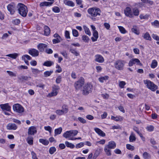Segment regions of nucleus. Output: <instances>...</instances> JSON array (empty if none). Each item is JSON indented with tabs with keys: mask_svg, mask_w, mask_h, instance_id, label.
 Here are the masks:
<instances>
[{
	"mask_svg": "<svg viewBox=\"0 0 159 159\" xmlns=\"http://www.w3.org/2000/svg\"><path fill=\"white\" fill-rule=\"evenodd\" d=\"M18 8L19 13L22 16L25 17L28 12L27 7L23 4L19 3L18 4Z\"/></svg>",
	"mask_w": 159,
	"mask_h": 159,
	"instance_id": "1",
	"label": "nucleus"
},
{
	"mask_svg": "<svg viewBox=\"0 0 159 159\" xmlns=\"http://www.w3.org/2000/svg\"><path fill=\"white\" fill-rule=\"evenodd\" d=\"M88 12L92 17H96L100 15L101 11L99 8L95 7L89 8Z\"/></svg>",
	"mask_w": 159,
	"mask_h": 159,
	"instance_id": "2",
	"label": "nucleus"
},
{
	"mask_svg": "<svg viewBox=\"0 0 159 159\" xmlns=\"http://www.w3.org/2000/svg\"><path fill=\"white\" fill-rule=\"evenodd\" d=\"M93 85L90 83L85 84L83 86L82 93L83 95H86L91 92L93 90Z\"/></svg>",
	"mask_w": 159,
	"mask_h": 159,
	"instance_id": "3",
	"label": "nucleus"
},
{
	"mask_svg": "<svg viewBox=\"0 0 159 159\" xmlns=\"http://www.w3.org/2000/svg\"><path fill=\"white\" fill-rule=\"evenodd\" d=\"M144 83L146 84L147 87L148 89L152 91H155L157 89V86L149 80H144Z\"/></svg>",
	"mask_w": 159,
	"mask_h": 159,
	"instance_id": "4",
	"label": "nucleus"
},
{
	"mask_svg": "<svg viewBox=\"0 0 159 159\" xmlns=\"http://www.w3.org/2000/svg\"><path fill=\"white\" fill-rule=\"evenodd\" d=\"M84 84V79L82 77H81L79 80L74 83V86L76 90L80 89Z\"/></svg>",
	"mask_w": 159,
	"mask_h": 159,
	"instance_id": "5",
	"label": "nucleus"
},
{
	"mask_svg": "<svg viewBox=\"0 0 159 159\" xmlns=\"http://www.w3.org/2000/svg\"><path fill=\"white\" fill-rule=\"evenodd\" d=\"M125 63V62L123 60H117L114 64L115 67L119 70H123Z\"/></svg>",
	"mask_w": 159,
	"mask_h": 159,
	"instance_id": "6",
	"label": "nucleus"
},
{
	"mask_svg": "<svg viewBox=\"0 0 159 159\" xmlns=\"http://www.w3.org/2000/svg\"><path fill=\"white\" fill-rule=\"evenodd\" d=\"M13 108L14 111L19 113H22L24 111L23 107L18 103L14 104L13 105Z\"/></svg>",
	"mask_w": 159,
	"mask_h": 159,
	"instance_id": "7",
	"label": "nucleus"
},
{
	"mask_svg": "<svg viewBox=\"0 0 159 159\" xmlns=\"http://www.w3.org/2000/svg\"><path fill=\"white\" fill-rule=\"evenodd\" d=\"M52 91L48 94V96L51 97L53 96H56L58 94L59 87L57 85H54L52 87Z\"/></svg>",
	"mask_w": 159,
	"mask_h": 159,
	"instance_id": "8",
	"label": "nucleus"
},
{
	"mask_svg": "<svg viewBox=\"0 0 159 159\" xmlns=\"http://www.w3.org/2000/svg\"><path fill=\"white\" fill-rule=\"evenodd\" d=\"M7 9L10 14H13L15 12L16 10V5L13 3H11L8 4L7 7Z\"/></svg>",
	"mask_w": 159,
	"mask_h": 159,
	"instance_id": "9",
	"label": "nucleus"
},
{
	"mask_svg": "<svg viewBox=\"0 0 159 159\" xmlns=\"http://www.w3.org/2000/svg\"><path fill=\"white\" fill-rule=\"evenodd\" d=\"M136 64V65H139L140 66L142 65V64L140 63L139 60L137 58H133L131 59L129 62V66H131L134 64Z\"/></svg>",
	"mask_w": 159,
	"mask_h": 159,
	"instance_id": "10",
	"label": "nucleus"
},
{
	"mask_svg": "<svg viewBox=\"0 0 159 159\" xmlns=\"http://www.w3.org/2000/svg\"><path fill=\"white\" fill-rule=\"evenodd\" d=\"M124 13L125 16L129 17H134V15L131 8L129 7H126L124 10Z\"/></svg>",
	"mask_w": 159,
	"mask_h": 159,
	"instance_id": "11",
	"label": "nucleus"
},
{
	"mask_svg": "<svg viewBox=\"0 0 159 159\" xmlns=\"http://www.w3.org/2000/svg\"><path fill=\"white\" fill-rule=\"evenodd\" d=\"M0 107L3 111H10L11 110V107L9 106V104L8 103L1 104Z\"/></svg>",
	"mask_w": 159,
	"mask_h": 159,
	"instance_id": "12",
	"label": "nucleus"
},
{
	"mask_svg": "<svg viewBox=\"0 0 159 159\" xmlns=\"http://www.w3.org/2000/svg\"><path fill=\"white\" fill-rule=\"evenodd\" d=\"M29 53L33 57H37L39 55V52L36 49L32 48L29 50Z\"/></svg>",
	"mask_w": 159,
	"mask_h": 159,
	"instance_id": "13",
	"label": "nucleus"
},
{
	"mask_svg": "<svg viewBox=\"0 0 159 159\" xmlns=\"http://www.w3.org/2000/svg\"><path fill=\"white\" fill-rule=\"evenodd\" d=\"M37 133L36 128L33 126L30 127L28 129V134L29 135H34Z\"/></svg>",
	"mask_w": 159,
	"mask_h": 159,
	"instance_id": "14",
	"label": "nucleus"
},
{
	"mask_svg": "<svg viewBox=\"0 0 159 159\" xmlns=\"http://www.w3.org/2000/svg\"><path fill=\"white\" fill-rule=\"evenodd\" d=\"M7 129L10 130H16L17 128V126L16 125L12 123H9L7 125Z\"/></svg>",
	"mask_w": 159,
	"mask_h": 159,
	"instance_id": "15",
	"label": "nucleus"
},
{
	"mask_svg": "<svg viewBox=\"0 0 159 159\" xmlns=\"http://www.w3.org/2000/svg\"><path fill=\"white\" fill-rule=\"evenodd\" d=\"M47 44L43 43H39L37 45V48L40 52H43L44 51V48H47Z\"/></svg>",
	"mask_w": 159,
	"mask_h": 159,
	"instance_id": "16",
	"label": "nucleus"
},
{
	"mask_svg": "<svg viewBox=\"0 0 159 159\" xmlns=\"http://www.w3.org/2000/svg\"><path fill=\"white\" fill-rule=\"evenodd\" d=\"M95 61L99 63H102L104 61V60L103 57L100 55H97L95 56Z\"/></svg>",
	"mask_w": 159,
	"mask_h": 159,
	"instance_id": "17",
	"label": "nucleus"
},
{
	"mask_svg": "<svg viewBox=\"0 0 159 159\" xmlns=\"http://www.w3.org/2000/svg\"><path fill=\"white\" fill-rule=\"evenodd\" d=\"M111 120L116 121H122L123 120V117L120 116H111Z\"/></svg>",
	"mask_w": 159,
	"mask_h": 159,
	"instance_id": "18",
	"label": "nucleus"
},
{
	"mask_svg": "<svg viewBox=\"0 0 159 159\" xmlns=\"http://www.w3.org/2000/svg\"><path fill=\"white\" fill-rule=\"evenodd\" d=\"M63 2L66 5L69 6L73 7L75 6V4L72 1L64 0Z\"/></svg>",
	"mask_w": 159,
	"mask_h": 159,
	"instance_id": "19",
	"label": "nucleus"
},
{
	"mask_svg": "<svg viewBox=\"0 0 159 159\" xmlns=\"http://www.w3.org/2000/svg\"><path fill=\"white\" fill-rule=\"evenodd\" d=\"M95 131L99 135L102 136H104L105 134L102 130L98 128H95L94 129Z\"/></svg>",
	"mask_w": 159,
	"mask_h": 159,
	"instance_id": "20",
	"label": "nucleus"
},
{
	"mask_svg": "<svg viewBox=\"0 0 159 159\" xmlns=\"http://www.w3.org/2000/svg\"><path fill=\"white\" fill-rule=\"evenodd\" d=\"M93 35L94 37H91V39L93 42H95L97 40L98 38V33L97 31H95L93 32Z\"/></svg>",
	"mask_w": 159,
	"mask_h": 159,
	"instance_id": "21",
	"label": "nucleus"
},
{
	"mask_svg": "<svg viewBox=\"0 0 159 159\" xmlns=\"http://www.w3.org/2000/svg\"><path fill=\"white\" fill-rule=\"evenodd\" d=\"M44 34L46 36L49 35L50 32V30L49 28L47 26H45L44 27Z\"/></svg>",
	"mask_w": 159,
	"mask_h": 159,
	"instance_id": "22",
	"label": "nucleus"
},
{
	"mask_svg": "<svg viewBox=\"0 0 159 159\" xmlns=\"http://www.w3.org/2000/svg\"><path fill=\"white\" fill-rule=\"evenodd\" d=\"M136 139V138L133 132H131L129 137V141L130 142H133L135 141Z\"/></svg>",
	"mask_w": 159,
	"mask_h": 159,
	"instance_id": "23",
	"label": "nucleus"
},
{
	"mask_svg": "<svg viewBox=\"0 0 159 159\" xmlns=\"http://www.w3.org/2000/svg\"><path fill=\"white\" fill-rule=\"evenodd\" d=\"M83 27L85 33L89 36H90L91 35V33L89 29L85 25H84Z\"/></svg>",
	"mask_w": 159,
	"mask_h": 159,
	"instance_id": "24",
	"label": "nucleus"
},
{
	"mask_svg": "<svg viewBox=\"0 0 159 159\" xmlns=\"http://www.w3.org/2000/svg\"><path fill=\"white\" fill-rule=\"evenodd\" d=\"M19 56V54L17 53H14L13 54H10L7 55L6 56L9 57L12 59H15Z\"/></svg>",
	"mask_w": 159,
	"mask_h": 159,
	"instance_id": "25",
	"label": "nucleus"
},
{
	"mask_svg": "<svg viewBox=\"0 0 159 159\" xmlns=\"http://www.w3.org/2000/svg\"><path fill=\"white\" fill-rule=\"evenodd\" d=\"M28 143L30 145H32L33 142V138L31 136H29L26 139Z\"/></svg>",
	"mask_w": 159,
	"mask_h": 159,
	"instance_id": "26",
	"label": "nucleus"
},
{
	"mask_svg": "<svg viewBox=\"0 0 159 159\" xmlns=\"http://www.w3.org/2000/svg\"><path fill=\"white\" fill-rule=\"evenodd\" d=\"M63 136L66 138H69L71 136L70 130L66 131L63 134Z\"/></svg>",
	"mask_w": 159,
	"mask_h": 159,
	"instance_id": "27",
	"label": "nucleus"
},
{
	"mask_svg": "<svg viewBox=\"0 0 159 159\" xmlns=\"http://www.w3.org/2000/svg\"><path fill=\"white\" fill-rule=\"evenodd\" d=\"M18 78L19 80H21L22 81H24L28 80L29 79V78H30V77H29L27 76L22 75L18 77Z\"/></svg>",
	"mask_w": 159,
	"mask_h": 159,
	"instance_id": "28",
	"label": "nucleus"
},
{
	"mask_svg": "<svg viewBox=\"0 0 159 159\" xmlns=\"http://www.w3.org/2000/svg\"><path fill=\"white\" fill-rule=\"evenodd\" d=\"M62 131V128L60 127L58 128L55 129L54 131L55 134L54 136H56L57 135L60 134Z\"/></svg>",
	"mask_w": 159,
	"mask_h": 159,
	"instance_id": "29",
	"label": "nucleus"
},
{
	"mask_svg": "<svg viewBox=\"0 0 159 159\" xmlns=\"http://www.w3.org/2000/svg\"><path fill=\"white\" fill-rule=\"evenodd\" d=\"M109 79V76H105L103 77H99L98 78V80L101 83L104 82V80L106 81L108 80Z\"/></svg>",
	"mask_w": 159,
	"mask_h": 159,
	"instance_id": "30",
	"label": "nucleus"
},
{
	"mask_svg": "<svg viewBox=\"0 0 159 159\" xmlns=\"http://www.w3.org/2000/svg\"><path fill=\"white\" fill-rule=\"evenodd\" d=\"M62 112L63 114H66L67 113L68 111V108L67 107L66 105H63L62 106Z\"/></svg>",
	"mask_w": 159,
	"mask_h": 159,
	"instance_id": "31",
	"label": "nucleus"
},
{
	"mask_svg": "<svg viewBox=\"0 0 159 159\" xmlns=\"http://www.w3.org/2000/svg\"><path fill=\"white\" fill-rule=\"evenodd\" d=\"M143 37L144 39L147 40H151V37L148 32H146L143 35Z\"/></svg>",
	"mask_w": 159,
	"mask_h": 159,
	"instance_id": "32",
	"label": "nucleus"
},
{
	"mask_svg": "<svg viewBox=\"0 0 159 159\" xmlns=\"http://www.w3.org/2000/svg\"><path fill=\"white\" fill-rule=\"evenodd\" d=\"M132 31L137 34H139V31L138 30L137 27L135 26H133L132 29Z\"/></svg>",
	"mask_w": 159,
	"mask_h": 159,
	"instance_id": "33",
	"label": "nucleus"
},
{
	"mask_svg": "<svg viewBox=\"0 0 159 159\" xmlns=\"http://www.w3.org/2000/svg\"><path fill=\"white\" fill-rule=\"evenodd\" d=\"M133 12L134 16H137L139 14V10L136 8H134L133 9Z\"/></svg>",
	"mask_w": 159,
	"mask_h": 159,
	"instance_id": "34",
	"label": "nucleus"
},
{
	"mask_svg": "<svg viewBox=\"0 0 159 159\" xmlns=\"http://www.w3.org/2000/svg\"><path fill=\"white\" fill-rule=\"evenodd\" d=\"M104 150L106 154L108 156L109 155V142L108 145L105 146Z\"/></svg>",
	"mask_w": 159,
	"mask_h": 159,
	"instance_id": "35",
	"label": "nucleus"
},
{
	"mask_svg": "<svg viewBox=\"0 0 159 159\" xmlns=\"http://www.w3.org/2000/svg\"><path fill=\"white\" fill-rule=\"evenodd\" d=\"M65 144L67 147L70 148H73L75 147V146L74 144L71 143H69L67 141H66Z\"/></svg>",
	"mask_w": 159,
	"mask_h": 159,
	"instance_id": "36",
	"label": "nucleus"
},
{
	"mask_svg": "<svg viewBox=\"0 0 159 159\" xmlns=\"http://www.w3.org/2000/svg\"><path fill=\"white\" fill-rule=\"evenodd\" d=\"M70 51L75 56H78L79 55V53L76 51L75 49H74L72 48L71 47H70Z\"/></svg>",
	"mask_w": 159,
	"mask_h": 159,
	"instance_id": "37",
	"label": "nucleus"
},
{
	"mask_svg": "<svg viewBox=\"0 0 159 159\" xmlns=\"http://www.w3.org/2000/svg\"><path fill=\"white\" fill-rule=\"evenodd\" d=\"M39 141L40 143H42L44 145H47L49 143V141L46 139H39Z\"/></svg>",
	"mask_w": 159,
	"mask_h": 159,
	"instance_id": "38",
	"label": "nucleus"
},
{
	"mask_svg": "<svg viewBox=\"0 0 159 159\" xmlns=\"http://www.w3.org/2000/svg\"><path fill=\"white\" fill-rule=\"evenodd\" d=\"M157 65V61L155 60H153L151 65V67L152 68H155Z\"/></svg>",
	"mask_w": 159,
	"mask_h": 159,
	"instance_id": "39",
	"label": "nucleus"
},
{
	"mask_svg": "<svg viewBox=\"0 0 159 159\" xmlns=\"http://www.w3.org/2000/svg\"><path fill=\"white\" fill-rule=\"evenodd\" d=\"M53 64L52 61H45L43 64V65L47 66H50Z\"/></svg>",
	"mask_w": 159,
	"mask_h": 159,
	"instance_id": "40",
	"label": "nucleus"
},
{
	"mask_svg": "<svg viewBox=\"0 0 159 159\" xmlns=\"http://www.w3.org/2000/svg\"><path fill=\"white\" fill-rule=\"evenodd\" d=\"M31 69L33 73L36 75L39 74L40 72V70L37 69L31 68Z\"/></svg>",
	"mask_w": 159,
	"mask_h": 159,
	"instance_id": "41",
	"label": "nucleus"
},
{
	"mask_svg": "<svg viewBox=\"0 0 159 159\" xmlns=\"http://www.w3.org/2000/svg\"><path fill=\"white\" fill-rule=\"evenodd\" d=\"M22 59L23 60H30L31 59V57L28 55H25L22 56Z\"/></svg>",
	"mask_w": 159,
	"mask_h": 159,
	"instance_id": "42",
	"label": "nucleus"
},
{
	"mask_svg": "<svg viewBox=\"0 0 159 159\" xmlns=\"http://www.w3.org/2000/svg\"><path fill=\"white\" fill-rule=\"evenodd\" d=\"M53 71H46L44 73V75L45 77H47L50 76L53 73Z\"/></svg>",
	"mask_w": 159,
	"mask_h": 159,
	"instance_id": "43",
	"label": "nucleus"
},
{
	"mask_svg": "<svg viewBox=\"0 0 159 159\" xmlns=\"http://www.w3.org/2000/svg\"><path fill=\"white\" fill-rule=\"evenodd\" d=\"M143 156L144 159H149L150 158V156L149 154L146 152H144L143 153Z\"/></svg>",
	"mask_w": 159,
	"mask_h": 159,
	"instance_id": "44",
	"label": "nucleus"
},
{
	"mask_svg": "<svg viewBox=\"0 0 159 159\" xmlns=\"http://www.w3.org/2000/svg\"><path fill=\"white\" fill-rule=\"evenodd\" d=\"M52 11L55 13H59L60 10L59 8L58 7H54L52 9Z\"/></svg>",
	"mask_w": 159,
	"mask_h": 159,
	"instance_id": "45",
	"label": "nucleus"
},
{
	"mask_svg": "<svg viewBox=\"0 0 159 159\" xmlns=\"http://www.w3.org/2000/svg\"><path fill=\"white\" fill-rule=\"evenodd\" d=\"M62 40L61 38H56V39H53L52 40V42L54 44H55L61 42Z\"/></svg>",
	"mask_w": 159,
	"mask_h": 159,
	"instance_id": "46",
	"label": "nucleus"
},
{
	"mask_svg": "<svg viewBox=\"0 0 159 159\" xmlns=\"http://www.w3.org/2000/svg\"><path fill=\"white\" fill-rule=\"evenodd\" d=\"M151 24L152 26L158 27L159 26V22L157 20H156L154 22H152Z\"/></svg>",
	"mask_w": 159,
	"mask_h": 159,
	"instance_id": "47",
	"label": "nucleus"
},
{
	"mask_svg": "<svg viewBox=\"0 0 159 159\" xmlns=\"http://www.w3.org/2000/svg\"><path fill=\"white\" fill-rule=\"evenodd\" d=\"M56 149L55 147H51L49 149V152L51 154H53L56 152Z\"/></svg>",
	"mask_w": 159,
	"mask_h": 159,
	"instance_id": "48",
	"label": "nucleus"
},
{
	"mask_svg": "<svg viewBox=\"0 0 159 159\" xmlns=\"http://www.w3.org/2000/svg\"><path fill=\"white\" fill-rule=\"evenodd\" d=\"M126 147L128 149L131 151H133L134 149V147L130 144H127Z\"/></svg>",
	"mask_w": 159,
	"mask_h": 159,
	"instance_id": "49",
	"label": "nucleus"
},
{
	"mask_svg": "<svg viewBox=\"0 0 159 159\" xmlns=\"http://www.w3.org/2000/svg\"><path fill=\"white\" fill-rule=\"evenodd\" d=\"M118 28L120 31L123 34H125L126 33V31L124 27L121 26H118Z\"/></svg>",
	"mask_w": 159,
	"mask_h": 159,
	"instance_id": "50",
	"label": "nucleus"
},
{
	"mask_svg": "<svg viewBox=\"0 0 159 159\" xmlns=\"http://www.w3.org/2000/svg\"><path fill=\"white\" fill-rule=\"evenodd\" d=\"M116 147V143L114 141L110 142V149L114 148Z\"/></svg>",
	"mask_w": 159,
	"mask_h": 159,
	"instance_id": "51",
	"label": "nucleus"
},
{
	"mask_svg": "<svg viewBox=\"0 0 159 159\" xmlns=\"http://www.w3.org/2000/svg\"><path fill=\"white\" fill-rule=\"evenodd\" d=\"M44 129L48 131L50 134L51 133L52 128L50 126H44Z\"/></svg>",
	"mask_w": 159,
	"mask_h": 159,
	"instance_id": "52",
	"label": "nucleus"
},
{
	"mask_svg": "<svg viewBox=\"0 0 159 159\" xmlns=\"http://www.w3.org/2000/svg\"><path fill=\"white\" fill-rule=\"evenodd\" d=\"M82 39L86 42H88L89 40V38L88 36L86 35H83L82 36Z\"/></svg>",
	"mask_w": 159,
	"mask_h": 159,
	"instance_id": "53",
	"label": "nucleus"
},
{
	"mask_svg": "<svg viewBox=\"0 0 159 159\" xmlns=\"http://www.w3.org/2000/svg\"><path fill=\"white\" fill-rule=\"evenodd\" d=\"M7 72L8 74L11 77H16V74L13 73V72L9 71L7 70Z\"/></svg>",
	"mask_w": 159,
	"mask_h": 159,
	"instance_id": "54",
	"label": "nucleus"
},
{
	"mask_svg": "<svg viewBox=\"0 0 159 159\" xmlns=\"http://www.w3.org/2000/svg\"><path fill=\"white\" fill-rule=\"evenodd\" d=\"M71 136H74L76 135L78 133V131L76 130H70Z\"/></svg>",
	"mask_w": 159,
	"mask_h": 159,
	"instance_id": "55",
	"label": "nucleus"
},
{
	"mask_svg": "<svg viewBox=\"0 0 159 159\" xmlns=\"http://www.w3.org/2000/svg\"><path fill=\"white\" fill-rule=\"evenodd\" d=\"M125 84V82L123 81H120L119 83V87L121 88H124Z\"/></svg>",
	"mask_w": 159,
	"mask_h": 159,
	"instance_id": "56",
	"label": "nucleus"
},
{
	"mask_svg": "<svg viewBox=\"0 0 159 159\" xmlns=\"http://www.w3.org/2000/svg\"><path fill=\"white\" fill-rule=\"evenodd\" d=\"M72 34L75 37H77L78 36V32L76 30H73Z\"/></svg>",
	"mask_w": 159,
	"mask_h": 159,
	"instance_id": "57",
	"label": "nucleus"
},
{
	"mask_svg": "<svg viewBox=\"0 0 159 159\" xmlns=\"http://www.w3.org/2000/svg\"><path fill=\"white\" fill-rule=\"evenodd\" d=\"M84 145V143H83L81 142L76 144L75 148H80L82 147Z\"/></svg>",
	"mask_w": 159,
	"mask_h": 159,
	"instance_id": "58",
	"label": "nucleus"
},
{
	"mask_svg": "<svg viewBox=\"0 0 159 159\" xmlns=\"http://www.w3.org/2000/svg\"><path fill=\"white\" fill-rule=\"evenodd\" d=\"M146 128L148 131L151 132L153 130L154 127L153 126L151 125L149 126H148Z\"/></svg>",
	"mask_w": 159,
	"mask_h": 159,
	"instance_id": "59",
	"label": "nucleus"
},
{
	"mask_svg": "<svg viewBox=\"0 0 159 159\" xmlns=\"http://www.w3.org/2000/svg\"><path fill=\"white\" fill-rule=\"evenodd\" d=\"M78 120L80 122L82 123H86V120L83 118L81 117H79L78 118Z\"/></svg>",
	"mask_w": 159,
	"mask_h": 159,
	"instance_id": "60",
	"label": "nucleus"
},
{
	"mask_svg": "<svg viewBox=\"0 0 159 159\" xmlns=\"http://www.w3.org/2000/svg\"><path fill=\"white\" fill-rule=\"evenodd\" d=\"M55 112L57 115L60 116L64 114L62 112V111L61 110H57Z\"/></svg>",
	"mask_w": 159,
	"mask_h": 159,
	"instance_id": "61",
	"label": "nucleus"
},
{
	"mask_svg": "<svg viewBox=\"0 0 159 159\" xmlns=\"http://www.w3.org/2000/svg\"><path fill=\"white\" fill-rule=\"evenodd\" d=\"M99 154V153L98 151H95L93 157V159H96L98 156Z\"/></svg>",
	"mask_w": 159,
	"mask_h": 159,
	"instance_id": "62",
	"label": "nucleus"
},
{
	"mask_svg": "<svg viewBox=\"0 0 159 159\" xmlns=\"http://www.w3.org/2000/svg\"><path fill=\"white\" fill-rule=\"evenodd\" d=\"M61 80V76H59L56 79V81L57 83L59 84Z\"/></svg>",
	"mask_w": 159,
	"mask_h": 159,
	"instance_id": "63",
	"label": "nucleus"
},
{
	"mask_svg": "<svg viewBox=\"0 0 159 159\" xmlns=\"http://www.w3.org/2000/svg\"><path fill=\"white\" fill-rule=\"evenodd\" d=\"M31 154L32 156V159H38L35 153L32 151L31 152Z\"/></svg>",
	"mask_w": 159,
	"mask_h": 159,
	"instance_id": "64",
	"label": "nucleus"
}]
</instances>
